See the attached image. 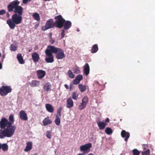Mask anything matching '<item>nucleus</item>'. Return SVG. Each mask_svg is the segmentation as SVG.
Wrapping results in <instances>:
<instances>
[{
	"label": "nucleus",
	"instance_id": "obj_1",
	"mask_svg": "<svg viewBox=\"0 0 155 155\" xmlns=\"http://www.w3.org/2000/svg\"><path fill=\"white\" fill-rule=\"evenodd\" d=\"M19 4L20 2L18 0H14L11 2L7 7L8 12L15 13L12 16V18H9L7 21V23L12 30L15 29L16 25L20 24L22 21L23 8L19 5Z\"/></svg>",
	"mask_w": 155,
	"mask_h": 155
},
{
	"label": "nucleus",
	"instance_id": "obj_2",
	"mask_svg": "<svg viewBox=\"0 0 155 155\" xmlns=\"http://www.w3.org/2000/svg\"><path fill=\"white\" fill-rule=\"evenodd\" d=\"M16 127L15 126H11L8 127L4 129L3 130H0V138L3 139L5 137H10L15 133Z\"/></svg>",
	"mask_w": 155,
	"mask_h": 155
},
{
	"label": "nucleus",
	"instance_id": "obj_3",
	"mask_svg": "<svg viewBox=\"0 0 155 155\" xmlns=\"http://www.w3.org/2000/svg\"><path fill=\"white\" fill-rule=\"evenodd\" d=\"M53 53L55 54V57L58 59H61L65 57L64 51L61 48H56L51 46Z\"/></svg>",
	"mask_w": 155,
	"mask_h": 155
},
{
	"label": "nucleus",
	"instance_id": "obj_4",
	"mask_svg": "<svg viewBox=\"0 0 155 155\" xmlns=\"http://www.w3.org/2000/svg\"><path fill=\"white\" fill-rule=\"evenodd\" d=\"M51 45H48L47 46V49L45 51L46 57L45 58V61L48 63H52L54 61V58L52 54L53 51H52Z\"/></svg>",
	"mask_w": 155,
	"mask_h": 155
},
{
	"label": "nucleus",
	"instance_id": "obj_5",
	"mask_svg": "<svg viewBox=\"0 0 155 155\" xmlns=\"http://www.w3.org/2000/svg\"><path fill=\"white\" fill-rule=\"evenodd\" d=\"M54 19L55 20L54 22L55 27L59 28H62L64 25L65 20L62 16L61 15H58L55 17Z\"/></svg>",
	"mask_w": 155,
	"mask_h": 155
},
{
	"label": "nucleus",
	"instance_id": "obj_6",
	"mask_svg": "<svg viewBox=\"0 0 155 155\" xmlns=\"http://www.w3.org/2000/svg\"><path fill=\"white\" fill-rule=\"evenodd\" d=\"M54 27H55L54 22L53 19L50 18L47 21L45 25L42 27L41 29L42 30L45 31Z\"/></svg>",
	"mask_w": 155,
	"mask_h": 155
},
{
	"label": "nucleus",
	"instance_id": "obj_7",
	"mask_svg": "<svg viewBox=\"0 0 155 155\" xmlns=\"http://www.w3.org/2000/svg\"><path fill=\"white\" fill-rule=\"evenodd\" d=\"M12 89L10 86H2L0 88V94L2 96L7 95L12 91Z\"/></svg>",
	"mask_w": 155,
	"mask_h": 155
},
{
	"label": "nucleus",
	"instance_id": "obj_8",
	"mask_svg": "<svg viewBox=\"0 0 155 155\" xmlns=\"http://www.w3.org/2000/svg\"><path fill=\"white\" fill-rule=\"evenodd\" d=\"M11 124L8 122L7 119L5 118H3L0 121V127L1 129H5L6 127H11Z\"/></svg>",
	"mask_w": 155,
	"mask_h": 155
},
{
	"label": "nucleus",
	"instance_id": "obj_9",
	"mask_svg": "<svg viewBox=\"0 0 155 155\" xmlns=\"http://www.w3.org/2000/svg\"><path fill=\"white\" fill-rule=\"evenodd\" d=\"M91 143H88L84 145L81 146L80 147V150L81 151H83L84 153H87L90 151V149L91 148Z\"/></svg>",
	"mask_w": 155,
	"mask_h": 155
},
{
	"label": "nucleus",
	"instance_id": "obj_10",
	"mask_svg": "<svg viewBox=\"0 0 155 155\" xmlns=\"http://www.w3.org/2000/svg\"><path fill=\"white\" fill-rule=\"evenodd\" d=\"M19 117L22 120L26 121L28 119L27 114L25 111L23 110H21L19 112Z\"/></svg>",
	"mask_w": 155,
	"mask_h": 155
},
{
	"label": "nucleus",
	"instance_id": "obj_11",
	"mask_svg": "<svg viewBox=\"0 0 155 155\" xmlns=\"http://www.w3.org/2000/svg\"><path fill=\"white\" fill-rule=\"evenodd\" d=\"M121 135L123 138H125V141L127 142L130 137V134L129 132L123 130L121 132Z\"/></svg>",
	"mask_w": 155,
	"mask_h": 155
},
{
	"label": "nucleus",
	"instance_id": "obj_12",
	"mask_svg": "<svg viewBox=\"0 0 155 155\" xmlns=\"http://www.w3.org/2000/svg\"><path fill=\"white\" fill-rule=\"evenodd\" d=\"M46 74L45 72L43 70H39L37 71V75L38 78L41 79L43 78Z\"/></svg>",
	"mask_w": 155,
	"mask_h": 155
},
{
	"label": "nucleus",
	"instance_id": "obj_13",
	"mask_svg": "<svg viewBox=\"0 0 155 155\" xmlns=\"http://www.w3.org/2000/svg\"><path fill=\"white\" fill-rule=\"evenodd\" d=\"M74 106V103L71 97L68 98L66 101V107L69 108L72 107Z\"/></svg>",
	"mask_w": 155,
	"mask_h": 155
},
{
	"label": "nucleus",
	"instance_id": "obj_14",
	"mask_svg": "<svg viewBox=\"0 0 155 155\" xmlns=\"http://www.w3.org/2000/svg\"><path fill=\"white\" fill-rule=\"evenodd\" d=\"M32 58L35 62H38L40 59L39 54L36 52L33 53L31 55Z\"/></svg>",
	"mask_w": 155,
	"mask_h": 155
},
{
	"label": "nucleus",
	"instance_id": "obj_15",
	"mask_svg": "<svg viewBox=\"0 0 155 155\" xmlns=\"http://www.w3.org/2000/svg\"><path fill=\"white\" fill-rule=\"evenodd\" d=\"M71 26V22L69 21H65L63 26L64 29L65 30L68 29Z\"/></svg>",
	"mask_w": 155,
	"mask_h": 155
},
{
	"label": "nucleus",
	"instance_id": "obj_16",
	"mask_svg": "<svg viewBox=\"0 0 155 155\" xmlns=\"http://www.w3.org/2000/svg\"><path fill=\"white\" fill-rule=\"evenodd\" d=\"M97 124L99 127V129L101 130L104 129L105 126L107 125V124L103 121H100L97 122Z\"/></svg>",
	"mask_w": 155,
	"mask_h": 155
},
{
	"label": "nucleus",
	"instance_id": "obj_17",
	"mask_svg": "<svg viewBox=\"0 0 155 155\" xmlns=\"http://www.w3.org/2000/svg\"><path fill=\"white\" fill-rule=\"evenodd\" d=\"M42 122L44 126H47L51 124L52 121L48 117H47L43 120Z\"/></svg>",
	"mask_w": 155,
	"mask_h": 155
},
{
	"label": "nucleus",
	"instance_id": "obj_18",
	"mask_svg": "<svg viewBox=\"0 0 155 155\" xmlns=\"http://www.w3.org/2000/svg\"><path fill=\"white\" fill-rule=\"evenodd\" d=\"M32 148V142H28L26 143V146L24 150L25 152H28L30 151Z\"/></svg>",
	"mask_w": 155,
	"mask_h": 155
},
{
	"label": "nucleus",
	"instance_id": "obj_19",
	"mask_svg": "<svg viewBox=\"0 0 155 155\" xmlns=\"http://www.w3.org/2000/svg\"><path fill=\"white\" fill-rule=\"evenodd\" d=\"M90 68L88 63H86L84 66V73L86 75H87L89 73Z\"/></svg>",
	"mask_w": 155,
	"mask_h": 155
},
{
	"label": "nucleus",
	"instance_id": "obj_20",
	"mask_svg": "<svg viewBox=\"0 0 155 155\" xmlns=\"http://www.w3.org/2000/svg\"><path fill=\"white\" fill-rule=\"evenodd\" d=\"M45 107L47 110L49 112L52 113L54 112V108L51 104H46L45 105Z\"/></svg>",
	"mask_w": 155,
	"mask_h": 155
},
{
	"label": "nucleus",
	"instance_id": "obj_21",
	"mask_svg": "<svg viewBox=\"0 0 155 155\" xmlns=\"http://www.w3.org/2000/svg\"><path fill=\"white\" fill-rule=\"evenodd\" d=\"M17 58L19 63L21 64H24V61L21 54H18L17 55Z\"/></svg>",
	"mask_w": 155,
	"mask_h": 155
},
{
	"label": "nucleus",
	"instance_id": "obj_22",
	"mask_svg": "<svg viewBox=\"0 0 155 155\" xmlns=\"http://www.w3.org/2000/svg\"><path fill=\"white\" fill-rule=\"evenodd\" d=\"M98 50V48L97 44L94 45L91 50V52L92 53H94L96 52Z\"/></svg>",
	"mask_w": 155,
	"mask_h": 155
},
{
	"label": "nucleus",
	"instance_id": "obj_23",
	"mask_svg": "<svg viewBox=\"0 0 155 155\" xmlns=\"http://www.w3.org/2000/svg\"><path fill=\"white\" fill-rule=\"evenodd\" d=\"M78 87L81 92H84L86 89V87L85 85H83L81 84L78 85Z\"/></svg>",
	"mask_w": 155,
	"mask_h": 155
},
{
	"label": "nucleus",
	"instance_id": "obj_24",
	"mask_svg": "<svg viewBox=\"0 0 155 155\" xmlns=\"http://www.w3.org/2000/svg\"><path fill=\"white\" fill-rule=\"evenodd\" d=\"M33 18L36 20L39 21L40 20V16L38 13H35L32 15Z\"/></svg>",
	"mask_w": 155,
	"mask_h": 155
},
{
	"label": "nucleus",
	"instance_id": "obj_25",
	"mask_svg": "<svg viewBox=\"0 0 155 155\" xmlns=\"http://www.w3.org/2000/svg\"><path fill=\"white\" fill-rule=\"evenodd\" d=\"M51 86V85L47 83L44 85V89L46 91H48L50 90Z\"/></svg>",
	"mask_w": 155,
	"mask_h": 155
},
{
	"label": "nucleus",
	"instance_id": "obj_26",
	"mask_svg": "<svg viewBox=\"0 0 155 155\" xmlns=\"http://www.w3.org/2000/svg\"><path fill=\"white\" fill-rule=\"evenodd\" d=\"M39 82L35 81H32L31 83V86L32 87H35L39 85Z\"/></svg>",
	"mask_w": 155,
	"mask_h": 155
},
{
	"label": "nucleus",
	"instance_id": "obj_27",
	"mask_svg": "<svg viewBox=\"0 0 155 155\" xmlns=\"http://www.w3.org/2000/svg\"><path fill=\"white\" fill-rule=\"evenodd\" d=\"M8 147L6 144L4 143L2 144H1V149L2 150L5 151L8 150Z\"/></svg>",
	"mask_w": 155,
	"mask_h": 155
},
{
	"label": "nucleus",
	"instance_id": "obj_28",
	"mask_svg": "<svg viewBox=\"0 0 155 155\" xmlns=\"http://www.w3.org/2000/svg\"><path fill=\"white\" fill-rule=\"evenodd\" d=\"M67 75L71 78H73L75 77V75L73 74L71 71L69 70L67 73Z\"/></svg>",
	"mask_w": 155,
	"mask_h": 155
},
{
	"label": "nucleus",
	"instance_id": "obj_29",
	"mask_svg": "<svg viewBox=\"0 0 155 155\" xmlns=\"http://www.w3.org/2000/svg\"><path fill=\"white\" fill-rule=\"evenodd\" d=\"M9 121L8 122H10L11 124V126L14 123V115L13 114L10 115L9 117Z\"/></svg>",
	"mask_w": 155,
	"mask_h": 155
},
{
	"label": "nucleus",
	"instance_id": "obj_30",
	"mask_svg": "<svg viewBox=\"0 0 155 155\" xmlns=\"http://www.w3.org/2000/svg\"><path fill=\"white\" fill-rule=\"evenodd\" d=\"M105 132L107 134L109 135L112 133L113 131L110 128L108 127L106 128Z\"/></svg>",
	"mask_w": 155,
	"mask_h": 155
},
{
	"label": "nucleus",
	"instance_id": "obj_31",
	"mask_svg": "<svg viewBox=\"0 0 155 155\" xmlns=\"http://www.w3.org/2000/svg\"><path fill=\"white\" fill-rule=\"evenodd\" d=\"M78 94H77L76 91H74L72 94V97L73 99L76 100L78 98Z\"/></svg>",
	"mask_w": 155,
	"mask_h": 155
},
{
	"label": "nucleus",
	"instance_id": "obj_32",
	"mask_svg": "<svg viewBox=\"0 0 155 155\" xmlns=\"http://www.w3.org/2000/svg\"><path fill=\"white\" fill-rule=\"evenodd\" d=\"M55 122L57 125L58 126L60 124V120L58 116H56Z\"/></svg>",
	"mask_w": 155,
	"mask_h": 155
},
{
	"label": "nucleus",
	"instance_id": "obj_33",
	"mask_svg": "<svg viewBox=\"0 0 155 155\" xmlns=\"http://www.w3.org/2000/svg\"><path fill=\"white\" fill-rule=\"evenodd\" d=\"M74 72L75 74H78L80 72V71L78 67H75L73 68Z\"/></svg>",
	"mask_w": 155,
	"mask_h": 155
},
{
	"label": "nucleus",
	"instance_id": "obj_34",
	"mask_svg": "<svg viewBox=\"0 0 155 155\" xmlns=\"http://www.w3.org/2000/svg\"><path fill=\"white\" fill-rule=\"evenodd\" d=\"M87 104L82 102L81 104L79 106V108L80 110H82L84 109L86 107Z\"/></svg>",
	"mask_w": 155,
	"mask_h": 155
},
{
	"label": "nucleus",
	"instance_id": "obj_35",
	"mask_svg": "<svg viewBox=\"0 0 155 155\" xmlns=\"http://www.w3.org/2000/svg\"><path fill=\"white\" fill-rule=\"evenodd\" d=\"M88 101V98L86 96H84L82 100V102L87 104V103Z\"/></svg>",
	"mask_w": 155,
	"mask_h": 155
},
{
	"label": "nucleus",
	"instance_id": "obj_36",
	"mask_svg": "<svg viewBox=\"0 0 155 155\" xmlns=\"http://www.w3.org/2000/svg\"><path fill=\"white\" fill-rule=\"evenodd\" d=\"M17 47L13 44H12L10 47V50L12 51H15L17 49Z\"/></svg>",
	"mask_w": 155,
	"mask_h": 155
},
{
	"label": "nucleus",
	"instance_id": "obj_37",
	"mask_svg": "<svg viewBox=\"0 0 155 155\" xmlns=\"http://www.w3.org/2000/svg\"><path fill=\"white\" fill-rule=\"evenodd\" d=\"M133 155H139L140 152L137 149H134L133 150Z\"/></svg>",
	"mask_w": 155,
	"mask_h": 155
},
{
	"label": "nucleus",
	"instance_id": "obj_38",
	"mask_svg": "<svg viewBox=\"0 0 155 155\" xmlns=\"http://www.w3.org/2000/svg\"><path fill=\"white\" fill-rule=\"evenodd\" d=\"M150 154V151L149 149H148L142 153V155H149Z\"/></svg>",
	"mask_w": 155,
	"mask_h": 155
},
{
	"label": "nucleus",
	"instance_id": "obj_39",
	"mask_svg": "<svg viewBox=\"0 0 155 155\" xmlns=\"http://www.w3.org/2000/svg\"><path fill=\"white\" fill-rule=\"evenodd\" d=\"M76 78L78 79V81L80 82V81L83 79V76L79 74L76 77Z\"/></svg>",
	"mask_w": 155,
	"mask_h": 155
},
{
	"label": "nucleus",
	"instance_id": "obj_40",
	"mask_svg": "<svg viewBox=\"0 0 155 155\" xmlns=\"http://www.w3.org/2000/svg\"><path fill=\"white\" fill-rule=\"evenodd\" d=\"M46 137L49 139L51 138V132L49 131H48L46 132Z\"/></svg>",
	"mask_w": 155,
	"mask_h": 155
},
{
	"label": "nucleus",
	"instance_id": "obj_41",
	"mask_svg": "<svg viewBox=\"0 0 155 155\" xmlns=\"http://www.w3.org/2000/svg\"><path fill=\"white\" fill-rule=\"evenodd\" d=\"M79 81L76 78L73 81V83L74 84H77L79 83Z\"/></svg>",
	"mask_w": 155,
	"mask_h": 155
},
{
	"label": "nucleus",
	"instance_id": "obj_42",
	"mask_svg": "<svg viewBox=\"0 0 155 155\" xmlns=\"http://www.w3.org/2000/svg\"><path fill=\"white\" fill-rule=\"evenodd\" d=\"M62 109V108L61 107H60L57 110V114L59 115V116H61V111Z\"/></svg>",
	"mask_w": 155,
	"mask_h": 155
},
{
	"label": "nucleus",
	"instance_id": "obj_43",
	"mask_svg": "<svg viewBox=\"0 0 155 155\" xmlns=\"http://www.w3.org/2000/svg\"><path fill=\"white\" fill-rule=\"evenodd\" d=\"M65 31L63 29L61 31V38H63L65 35Z\"/></svg>",
	"mask_w": 155,
	"mask_h": 155
},
{
	"label": "nucleus",
	"instance_id": "obj_44",
	"mask_svg": "<svg viewBox=\"0 0 155 155\" xmlns=\"http://www.w3.org/2000/svg\"><path fill=\"white\" fill-rule=\"evenodd\" d=\"M6 13V11L4 10H0V15H3Z\"/></svg>",
	"mask_w": 155,
	"mask_h": 155
},
{
	"label": "nucleus",
	"instance_id": "obj_45",
	"mask_svg": "<svg viewBox=\"0 0 155 155\" xmlns=\"http://www.w3.org/2000/svg\"><path fill=\"white\" fill-rule=\"evenodd\" d=\"M31 0H23V3L24 4H26L28 2H30Z\"/></svg>",
	"mask_w": 155,
	"mask_h": 155
},
{
	"label": "nucleus",
	"instance_id": "obj_46",
	"mask_svg": "<svg viewBox=\"0 0 155 155\" xmlns=\"http://www.w3.org/2000/svg\"><path fill=\"white\" fill-rule=\"evenodd\" d=\"M49 41L51 44H53L54 42V41L52 38H51L49 40Z\"/></svg>",
	"mask_w": 155,
	"mask_h": 155
},
{
	"label": "nucleus",
	"instance_id": "obj_47",
	"mask_svg": "<svg viewBox=\"0 0 155 155\" xmlns=\"http://www.w3.org/2000/svg\"><path fill=\"white\" fill-rule=\"evenodd\" d=\"M64 87H65V88L68 89V88H69V87H68V85H67V84H64Z\"/></svg>",
	"mask_w": 155,
	"mask_h": 155
},
{
	"label": "nucleus",
	"instance_id": "obj_48",
	"mask_svg": "<svg viewBox=\"0 0 155 155\" xmlns=\"http://www.w3.org/2000/svg\"><path fill=\"white\" fill-rule=\"evenodd\" d=\"M109 121H110V120H109V118H106L105 121L106 122H109Z\"/></svg>",
	"mask_w": 155,
	"mask_h": 155
},
{
	"label": "nucleus",
	"instance_id": "obj_49",
	"mask_svg": "<svg viewBox=\"0 0 155 155\" xmlns=\"http://www.w3.org/2000/svg\"><path fill=\"white\" fill-rule=\"evenodd\" d=\"M85 154V153H84L83 152V153H80L78 154L77 155H84Z\"/></svg>",
	"mask_w": 155,
	"mask_h": 155
},
{
	"label": "nucleus",
	"instance_id": "obj_50",
	"mask_svg": "<svg viewBox=\"0 0 155 155\" xmlns=\"http://www.w3.org/2000/svg\"><path fill=\"white\" fill-rule=\"evenodd\" d=\"M39 24H36L35 26V28L36 29L37 28Z\"/></svg>",
	"mask_w": 155,
	"mask_h": 155
},
{
	"label": "nucleus",
	"instance_id": "obj_51",
	"mask_svg": "<svg viewBox=\"0 0 155 155\" xmlns=\"http://www.w3.org/2000/svg\"><path fill=\"white\" fill-rule=\"evenodd\" d=\"M122 105L123 106H124L126 105V103L125 102H123L122 103Z\"/></svg>",
	"mask_w": 155,
	"mask_h": 155
},
{
	"label": "nucleus",
	"instance_id": "obj_52",
	"mask_svg": "<svg viewBox=\"0 0 155 155\" xmlns=\"http://www.w3.org/2000/svg\"><path fill=\"white\" fill-rule=\"evenodd\" d=\"M32 51V48H31L29 49L28 50V51L29 52H30L31 51Z\"/></svg>",
	"mask_w": 155,
	"mask_h": 155
},
{
	"label": "nucleus",
	"instance_id": "obj_53",
	"mask_svg": "<svg viewBox=\"0 0 155 155\" xmlns=\"http://www.w3.org/2000/svg\"><path fill=\"white\" fill-rule=\"evenodd\" d=\"M2 68V66L1 64L0 63V69H1Z\"/></svg>",
	"mask_w": 155,
	"mask_h": 155
},
{
	"label": "nucleus",
	"instance_id": "obj_54",
	"mask_svg": "<svg viewBox=\"0 0 155 155\" xmlns=\"http://www.w3.org/2000/svg\"><path fill=\"white\" fill-rule=\"evenodd\" d=\"M72 85H71L70 86V89H71L72 88Z\"/></svg>",
	"mask_w": 155,
	"mask_h": 155
},
{
	"label": "nucleus",
	"instance_id": "obj_55",
	"mask_svg": "<svg viewBox=\"0 0 155 155\" xmlns=\"http://www.w3.org/2000/svg\"><path fill=\"white\" fill-rule=\"evenodd\" d=\"M87 155H94V154L92 153H91L88 154Z\"/></svg>",
	"mask_w": 155,
	"mask_h": 155
},
{
	"label": "nucleus",
	"instance_id": "obj_56",
	"mask_svg": "<svg viewBox=\"0 0 155 155\" xmlns=\"http://www.w3.org/2000/svg\"><path fill=\"white\" fill-rule=\"evenodd\" d=\"M50 38H51H51H51V35H52V34H51V33H50Z\"/></svg>",
	"mask_w": 155,
	"mask_h": 155
},
{
	"label": "nucleus",
	"instance_id": "obj_57",
	"mask_svg": "<svg viewBox=\"0 0 155 155\" xmlns=\"http://www.w3.org/2000/svg\"><path fill=\"white\" fill-rule=\"evenodd\" d=\"M51 0H44V1H50Z\"/></svg>",
	"mask_w": 155,
	"mask_h": 155
},
{
	"label": "nucleus",
	"instance_id": "obj_58",
	"mask_svg": "<svg viewBox=\"0 0 155 155\" xmlns=\"http://www.w3.org/2000/svg\"><path fill=\"white\" fill-rule=\"evenodd\" d=\"M77 31H79L80 30H79V29H77Z\"/></svg>",
	"mask_w": 155,
	"mask_h": 155
},
{
	"label": "nucleus",
	"instance_id": "obj_59",
	"mask_svg": "<svg viewBox=\"0 0 155 155\" xmlns=\"http://www.w3.org/2000/svg\"><path fill=\"white\" fill-rule=\"evenodd\" d=\"M8 17L9 18V15L8 13Z\"/></svg>",
	"mask_w": 155,
	"mask_h": 155
},
{
	"label": "nucleus",
	"instance_id": "obj_60",
	"mask_svg": "<svg viewBox=\"0 0 155 155\" xmlns=\"http://www.w3.org/2000/svg\"><path fill=\"white\" fill-rule=\"evenodd\" d=\"M144 145H145V144H143V146Z\"/></svg>",
	"mask_w": 155,
	"mask_h": 155
},
{
	"label": "nucleus",
	"instance_id": "obj_61",
	"mask_svg": "<svg viewBox=\"0 0 155 155\" xmlns=\"http://www.w3.org/2000/svg\"><path fill=\"white\" fill-rule=\"evenodd\" d=\"M4 56L3 57V58H4Z\"/></svg>",
	"mask_w": 155,
	"mask_h": 155
}]
</instances>
